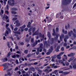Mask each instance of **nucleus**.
<instances>
[{
  "mask_svg": "<svg viewBox=\"0 0 76 76\" xmlns=\"http://www.w3.org/2000/svg\"><path fill=\"white\" fill-rule=\"evenodd\" d=\"M52 35L53 36H56V37L54 38H52L51 39V34L50 32H48V36L49 38V39L50 41V44L51 45H53L54 43V40L55 42H57L58 40V35H56V32H53L52 33Z\"/></svg>",
  "mask_w": 76,
  "mask_h": 76,
  "instance_id": "1",
  "label": "nucleus"
},
{
  "mask_svg": "<svg viewBox=\"0 0 76 76\" xmlns=\"http://www.w3.org/2000/svg\"><path fill=\"white\" fill-rule=\"evenodd\" d=\"M76 47L75 46L73 47L72 48L69 49V50H72V49H73V50H75V49H76Z\"/></svg>",
  "mask_w": 76,
  "mask_h": 76,
  "instance_id": "29",
  "label": "nucleus"
},
{
  "mask_svg": "<svg viewBox=\"0 0 76 76\" xmlns=\"http://www.w3.org/2000/svg\"><path fill=\"white\" fill-rule=\"evenodd\" d=\"M49 69H45V72H49Z\"/></svg>",
  "mask_w": 76,
  "mask_h": 76,
  "instance_id": "43",
  "label": "nucleus"
},
{
  "mask_svg": "<svg viewBox=\"0 0 76 76\" xmlns=\"http://www.w3.org/2000/svg\"><path fill=\"white\" fill-rule=\"evenodd\" d=\"M6 15H4L2 18L3 20H5V19H6Z\"/></svg>",
  "mask_w": 76,
  "mask_h": 76,
  "instance_id": "33",
  "label": "nucleus"
},
{
  "mask_svg": "<svg viewBox=\"0 0 76 76\" xmlns=\"http://www.w3.org/2000/svg\"><path fill=\"white\" fill-rule=\"evenodd\" d=\"M59 73H63V71H59Z\"/></svg>",
  "mask_w": 76,
  "mask_h": 76,
  "instance_id": "62",
  "label": "nucleus"
},
{
  "mask_svg": "<svg viewBox=\"0 0 76 76\" xmlns=\"http://www.w3.org/2000/svg\"><path fill=\"white\" fill-rule=\"evenodd\" d=\"M64 52H61L58 55V56H61V54H64Z\"/></svg>",
  "mask_w": 76,
  "mask_h": 76,
  "instance_id": "27",
  "label": "nucleus"
},
{
  "mask_svg": "<svg viewBox=\"0 0 76 76\" xmlns=\"http://www.w3.org/2000/svg\"><path fill=\"white\" fill-rule=\"evenodd\" d=\"M7 34L8 35V34H9V32L8 31H6L5 33L4 34L5 36H7Z\"/></svg>",
  "mask_w": 76,
  "mask_h": 76,
  "instance_id": "26",
  "label": "nucleus"
},
{
  "mask_svg": "<svg viewBox=\"0 0 76 76\" xmlns=\"http://www.w3.org/2000/svg\"><path fill=\"white\" fill-rule=\"evenodd\" d=\"M59 62H61V64H63V66H65V64L64 63V62H63V61L61 62V61L60 60L59 61Z\"/></svg>",
  "mask_w": 76,
  "mask_h": 76,
  "instance_id": "25",
  "label": "nucleus"
},
{
  "mask_svg": "<svg viewBox=\"0 0 76 76\" xmlns=\"http://www.w3.org/2000/svg\"><path fill=\"white\" fill-rule=\"evenodd\" d=\"M38 71L39 72V74L40 75L41 74V73H42V71L41 70H39Z\"/></svg>",
  "mask_w": 76,
  "mask_h": 76,
  "instance_id": "38",
  "label": "nucleus"
},
{
  "mask_svg": "<svg viewBox=\"0 0 76 76\" xmlns=\"http://www.w3.org/2000/svg\"><path fill=\"white\" fill-rule=\"evenodd\" d=\"M61 56H58V55L57 56V57L58 58V59H61V57H60Z\"/></svg>",
  "mask_w": 76,
  "mask_h": 76,
  "instance_id": "44",
  "label": "nucleus"
},
{
  "mask_svg": "<svg viewBox=\"0 0 76 76\" xmlns=\"http://www.w3.org/2000/svg\"><path fill=\"white\" fill-rule=\"evenodd\" d=\"M72 0H64L62 2V4L64 6H66L72 2Z\"/></svg>",
  "mask_w": 76,
  "mask_h": 76,
  "instance_id": "3",
  "label": "nucleus"
},
{
  "mask_svg": "<svg viewBox=\"0 0 76 76\" xmlns=\"http://www.w3.org/2000/svg\"><path fill=\"white\" fill-rule=\"evenodd\" d=\"M27 28H31V23L29 22L28 23V24L27 26Z\"/></svg>",
  "mask_w": 76,
  "mask_h": 76,
  "instance_id": "15",
  "label": "nucleus"
},
{
  "mask_svg": "<svg viewBox=\"0 0 76 76\" xmlns=\"http://www.w3.org/2000/svg\"><path fill=\"white\" fill-rule=\"evenodd\" d=\"M31 43H34V39L33 38H32L31 39Z\"/></svg>",
  "mask_w": 76,
  "mask_h": 76,
  "instance_id": "36",
  "label": "nucleus"
},
{
  "mask_svg": "<svg viewBox=\"0 0 76 76\" xmlns=\"http://www.w3.org/2000/svg\"><path fill=\"white\" fill-rule=\"evenodd\" d=\"M64 35L63 34H61V36L60 37V41H63V38H64Z\"/></svg>",
  "mask_w": 76,
  "mask_h": 76,
  "instance_id": "12",
  "label": "nucleus"
},
{
  "mask_svg": "<svg viewBox=\"0 0 76 76\" xmlns=\"http://www.w3.org/2000/svg\"><path fill=\"white\" fill-rule=\"evenodd\" d=\"M12 58H16V56L15 55H13L12 56Z\"/></svg>",
  "mask_w": 76,
  "mask_h": 76,
  "instance_id": "49",
  "label": "nucleus"
},
{
  "mask_svg": "<svg viewBox=\"0 0 76 76\" xmlns=\"http://www.w3.org/2000/svg\"><path fill=\"white\" fill-rule=\"evenodd\" d=\"M14 33H15V34H18V35H20V32L18 31L14 32Z\"/></svg>",
  "mask_w": 76,
  "mask_h": 76,
  "instance_id": "21",
  "label": "nucleus"
},
{
  "mask_svg": "<svg viewBox=\"0 0 76 76\" xmlns=\"http://www.w3.org/2000/svg\"><path fill=\"white\" fill-rule=\"evenodd\" d=\"M64 18V17L62 15H61L60 17V18H61V19H63Z\"/></svg>",
  "mask_w": 76,
  "mask_h": 76,
  "instance_id": "63",
  "label": "nucleus"
},
{
  "mask_svg": "<svg viewBox=\"0 0 76 76\" xmlns=\"http://www.w3.org/2000/svg\"><path fill=\"white\" fill-rule=\"evenodd\" d=\"M64 57H65V60H67V56H66V55H64Z\"/></svg>",
  "mask_w": 76,
  "mask_h": 76,
  "instance_id": "42",
  "label": "nucleus"
},
{
  "mask_svg": "<svg viewBox=\"0 0 76 76\" xmlns=\"http://www.w3.org/2000/svg\"><path fill=\"white\" fill-rule=\"evenodd\" d=\"M15 23L17 24V23H19V20H17L16 21H15Z\"/></svg>",
  "mask_w": 76,
  "mask_h": 76,
  "instance_id": "58",
  "label": "nucleus"
},
{
  "mask_svg": "<svg viewBox=\"0 0 76 76\" xmlns=\"http://www.w3.org/2000/svg\"><path fill=\"white\" fill-rule=\"evenodd\" d=\"M69 72H64V75H67L69 74Z\"/></svg>",
  "mask_w": 76,
  "mask_h": 76,
  "instance_id": "45",
  "label": "nucleus"
},
{
  "mask_svg": "<svg viewBox=\"0 0 76 76\" xmlns=\"http://www.w3.org/2000/svg\"><path fill=\"white\" fill-rule=\"evenodd\" d=\"M11 1L12 3H11L9 0L8 1V4H9L10 6H13L15 4V0H11Z\"/></svg>",
  "mask_w": 76,
  "mask_h": 76,
  "instance_id": "5",
  "label": "nucleus"
},
{
  "mask_svg": "<svg viewBox=\"0 0 76 76\" xmlns=\"http://www.w3.org/2000/svg\"><path fill=\"white\" fill-rule=\"evenodd\" d=\"M19 48V47H18V46H15V49H16V50H18V49Z\"/></svg>",
  "mask_w": 76,
  "mask_h": 76,
  "instance_id": "60",
  "label": "nucleus"
},
{
  "mask_svg": "<svg viewBox=\"0 0 76 76\" xmlns=\"http://www.w3.org/2000/svg\"><path fill=\"white\" fill-rule=\"evenodd\" d=\"M49 42L48 41V42L47 41H45L44 42V45H45L46 47H48L49 46H50V44H48V43H49Z\"/></svg>",
  "mask_w": 76,
  "mask_h": 76,
  "instance_id": "9",
  "label": "nucleus"
},
{
  "mask_svg": "<svg viewBox=\"0 0 76 76\" xmlns=\"http://www.w3.org/2000/svg\"><path fill=\"white\" fill-rule=\"evenodd\" d=\"M69 37L68 35H66L65 36V37L64 39V41L65 42L64 44V47H66V46H67V44L66 43V42H67V39L69 38Z\"/></svg>",
  "mask_w": 76,
  "mask_h": 76,
  "instance_id": "4",
  "label": "nucleus"
},
{
  "mask_svg": "<svg viewBox=\"0 0 76 76\" xmlns=\"http://www.w3.org/2000/svg\"><path fill=\"white\" fill-rule=\"evenodd\" d=\"M11 12L12 14H14L15 15L17 13V12H16L13 11H12Z\"/></svg>",
  "mask_w": 76,
  "mask_h": 76,
  "instance_id": "32",
  "label": "nucleus"
},
{
  "mask_svg": "<svg viewBox=\"0 0 76 76\" xmlns=\"http://www.w3.org/2000/svg\"><path fill=\"white\" fill-rule=\"evenodd\" d=\"M20 44L21 45H24V43L23 42H21L20 43Z\"/></svg>",
  "mask_w": 76,
  "mask_h": 76,
  "instance_id": "57",
  "label": "nucleus"
},
{
  "mask_svg": "<svg viewBox=\"0 0 76 76\" xmlns=\"http://www.w3.org/2000/svg\"><path fill=\"white\" fill-rule=\"evenodd\" d=\"M28 30V28H26L24 29V31H27Z\"/></svg>",
  "mask_w": 76,
  "mask_h": 76,
  "instance_id": "56",
  "label": "nucleus"
},
{
  "mask_svg": "<svg viewBox=\"0 0 76 76\" xmlns=\"http://www.w3.org/2000/svg\"><path fill=\"white\" fill-rule=\"evenodd\" d=\"M53 46H51L50 47V49H49L48 50V52H47L46 53L47 55H50L51 54V53H52V51H53Z\"/></svg>",
  "mask_w": 76,
  "mask_h": 76,
  "instance_id": "6",
  "label": "nucleus"
},
{
  "mask_svg": "<svg viewBox=\"0 0 76 76\" xmlns=\"http://www.w3.org/2000/svg\"><path fill=\"white\" fill-rule=\"evenodd\" d=\"M14 31H18V28L17 27L15 28L14 29Z\"/></svg>",
  "mask_w": 76,
  "mask_h": 76,
  "instance_id": "48",
  "label": "nucleus"
},
{
  "mask_svg": "<svg viewBox=\"0 0 76 76\" xmlns=\"http://www.w3.org/2000/svg\"><path fill=\"white\" fill-rule=\"evenodd\" d=\"M73 68L75 69H76V65H74L73 66Z\"/></svg>",
  "mask_w": 76,
  "mask_h": 76,
  "instance_id": "51",
  "label": "nucleus"
},
{
  "mask_svg": "<svg viewBox=\"0 0 76 76\" xmlns=\"http://www.w3.org/2000/svg\"><path fill=\"white\" fill-rule=\"evenodd\" d=\"M33 64H34L31 63L30 64H27V66L28 67H29L30 66H31V65H33Z\"/></svg>",
  "mask_w": 76,
  "mask_h": 76,
  "instance_id": "31",
  "label": "nucleus"
},
{
  "mask_svg": "<svg viewBox=\"0 0 76 76\" xmlns=\"http://www.w3.org/2000/svg\"><path fill=\"white\" fill-rule=\"evenodd\" d=\"M24 53L26 54H28V50H25L24 52Z\"/></svg>",
  "mask_w": 76,
  "mask_h": 76,
  "instance_id": "28",
  "label": "nucleus"
},
{
  "mask_svg": "<svg viewBox=\"0 0 76 76\" xmlns=\"http://www.w3.org/2000/svg\"><path fill=\"white\" fill-rule=\"evenodd\" d=\"M9 26V24H6V28H8V27Z\"/></svg>",
  "mask_w": 76,
  "mask_h": 76,
  "instance_id": "50",
  "label": "nucleus"
},
{
  "mask_svg": "<svg viewBox=\"0 0 76 76\" xmlns=\"http://www.w3.org/2000/svg\"><path fill=\"white\" fill-rule=\"evenodd\" d=\"M56 31L57 32H58V28H56Z\"/></svg>",
  "mask_w": 76,
  "mask_h": 76,
  "instance_id": "52",
  "label": "nucleus"
},
{
  "mask_svg": "<svg viewBox=\"0 0 76 76\" xmlns=\"http://www.w3.org/2000/svg\"><path fill=\"white\" fill-rule=\"evenodd\" d=\"M31 58H29L28 59V60L30 62L32 61H34V60H36V59H32L31 60Z\"/></svg>",
  "mask_w": 76,
  "mask_h": 76,
  "instance_id": "22",
  "label": "nucleus"
},
{
  "mask_svg": "<svg viewBox=\"0 0 76 76\" xmlns=\"http://www.w3.org/2000/svg\"><path fill=\"white\" fill-rule=\"evenodd\" d=\"M11 56V53H10V52H9L8 53V54L7 57H10Z\"/></svg>",
  "mask_w": 76,
  "mask_h": 76,
  "instance_id": "24",
  "label": "nucleus"
},
{
  "mask_svg": "<svg viewBox=\"0 0 76 76\" xmlns=\"http://www.w3.org/2000/svg\"><path fill=\"white\" fill-rule=\"evenodd\" d=\"M35 30H36V28L35 27L30 28L28 29V32H31V31L33 33H34V32H35Z\"/></svg>",
  "mask_w": 76,
  "mask_h": 76,
  "instance_id": "8",
  "label": "nucleus"
},
{
  "mask_svg": "<svg viewBox=\"0 0 76 76\" xmlns=\"http://www.w3.org/2000/svg\"><path fill=\"white\" fill-rule=\"evenodd\" d=\"M18 19V18H13L12 19V20H17Z\"/></svg>",
  "mask_w": 76,
  "mask_h": 76,
  "instance_id": "41",
  "label": "nucleus"
},
{
  "mask_svg": "<svg viewBox=\"0 0 76 76\" xmlns=\"http://www.w3.org/2000/svg\"><path fill=\"white\" fill-rule=\"evenodd\" d=\"M60 45L58 46L56 49V51H57V52L59 51V49H60Z\"/></svg>",
  "mask_w": 76,
  "mask_h": 76,
  "instance_id": "17",
  "label": "nucleus"
},
{
  "mask_svg": "<svg viewBox=\"0 0 76 76\" xmlns=\"http://www.w3.org/2000/svg\"><path fill=\"white\" fill-rule=\"evenodd\" d=\"M19 69V68L18 67H16L15 69V71H16L17 70H18Z\"/></svg>",
  "mask_w": 76,
  "mask_h": 76,
  "instance_id": "54",
  "label": "nucleus"
},
{
  "mask_svg": "<svg viewBox=\"0 0 76 76\" xmlns=\"http://www.w3.org/2000/svg\"><path fill=\"white\" fill-rule=\"evenodd\" d=\"M7 31H9V32H10V28H9L8 27H7Z\"/></svg>",
  "mask_w": 76,
  "mask_h": 76,
  "instance_id": "46",
  "label": "nucleus"
},
{
  "mask_svg": "<svg viewBox=\"0 0 76 76\" xmlns=\"http://www.w3.org/2000/svg\"><path fill=\"white\" fill-rule=\"evenodd\" d=\"M16 26H20V23H18L16 24Z\"/></svg>",
  "mask_w": 76,
  "mask_h": 76,
  "instance_id": "30",
  "label": "nucleus"
},
{
  "mask_svg": "<svg viewBox=\"0 0 76 76\" xmlns=\"http://www.w3.org/2000/svg\"><path fill=\"white\" fill-rule=\"evenodd\" d=\"M7 75H9V76H11V74H10V72H8L7 73Z\"/></svg>",
  "mask_w": 76,
  "mask_h": 76,
  "instance_id": "55",
  "label": "nucleus"
},
{
  "mask_svg": "<svg viewBox=\"0 0 76 76\" xmlns=\"http://www.w3.org/2000/svg\"><path fill=\"white\" fill-rule=\"evenodd\" d=\"M75 59V57H72L69 59V60L68 61L69 62H70L71 61H73Z\"/></svg>",
  "mask_w": 76,
  "mask_h": 76,
  "instance_id": "19",
  "label": "nucleus"
},
{
  "mask_svg": "<svg viewBox=\"0 0 76 76\" xmlns=\"http://www.w3.org/2000/svg\"><path fill=\"white\" fill-rule=\"evenodd\" d=\"M39 33V29L37 30L33 34V36L34 35H38V34Z\"/></svg>",
  "mask_w": 76,
  "mask_h": 76,
  "instance_id": "13",
  "label": "nucleus"
},
{
  "mask_svg": "<svg viewBox=\"0 0 76 76\" xmlns=\"http://www.w3.org/2000/svg\"><path fill=\"white\" fill-rule=\"evenodd\" d=\"M43 45V44H42L40 46L39 48H37V52L36 53L37 55H38L39 53V52H42V46Z\"/></svg>",
  "mask_w": 76,
  "mask_h": 76,
  "instance_id": "2",
  "label": "nucleus"
},
{
  "mask_svg": "<svg viewBox=\"0 0 76 76\" xmlns=\"http://www.w3.org/2000/svg\"><path fill=\"white\" fill-rule=\"evenodd\" d=\"M68 57H73V56H74V53H71L70 54H68Z\"/></svg>",
  "mask_w": 76,
  "mask_h": 76,
  "instance_id": "18",
  "label": "nucleus"
},
{
  "mask_svg": "<svg viewBox=\"0 0 76 76\" xmlns=\"http://www.w3.org/2000/svg\"><path fill=\"white\" fill-rule=\"evenodd\" d=\"M2 66L4 67V70H6V69H7V68L8 67L7 66V63H6L3 64Z\"/></svg>",
  "mask_w": 76,
  "mask_h": 76,
  "instance_id": "11",
  "label": "nucleus"
},
{
  "mask_svg": "<svg viewBox=\"0 0 76 76\" xmlns=\"http://www.w3.org/2000/svg\"><path fill=\"white\" fill-rule=\"evenodd\" d=\"M38 35L41 38H44V35H42L41 34V33H38Z\"/></svg>",
  "mask_w": 76,
  "mask_h": 76,
  "instance_id": "16",
  "label": "nucleus"
},
{
  "mask_svg": "<svg viewBox=\"0 0 76 76\" xmlns=\"http://www.w3.org/2000/svg\"><path fill=\"white\" fill-rule=\"evenodd\" d=\"M73 34V37H75L76 38V34H75L74 33H73V32L72 31H70L68 32V35L69 36V37H71L72 36V34Z\"/></svg>",
  "mask_w": 76,
  "mask_h": 76,
  "instance_id": "7",
  "label": "nucleus"
},
{
  "mask_svg": "<svg viewBox=\"0 0 76 76\" xmlns=\"http://www.w3.org/2000/svg\"><path fill=\"white\" fill-rule=\"evenodd\" d=\"M7 45L9 48H10V42H7Z\"/></svg>",
  "mask_w": 76,
  "mask_h": 76,
  "instance_id": "23",
  "label": "nucleus"
},
{
  "mask_svg": "<svg viewBox=\"0 0 76 76\" xmlns=\"http://www.w3.org/2000/svg\"><path fill=\"white\" fill-rule=\"evenodd\" d=\"M37 44L38 42L37 41H36L35 42H34L32 44V47H35V46L36 45H37Z\"/></svg>",
  "mask_w": 76,
  "mask_h": 76,
  "instance_id": "14",
  "label": "nucleus"
},
{
  "mask_svg": "<svg viewBox=\"0 0 76 76\" xmlns=\"http://www.w3.org/2000/svg\"><path fill=\"white\" fill-rule=\"evenodd\" d=\"M56 58V56H52V59H55Z\"/></svg>",
  "mask_w": 76,
  "mask_h": 76,
  "instance_id": "61",
  "label": "nucleus"
},
{
  "mask_svg": "<svg viewBox=\"0 0 76 76\" xmlns=\"http://www.w3.org/2000/svg\"><path fill=\"white\" fill-rule=\"evenodd\" d=\"M65 64L66 66H69V63L68 62L66 63Z\"/></svg>",
  "mask_w": 76,
  "mask_h": 76,
  "instance_id": "59",
  "label": "nucleus"
},
{
  "mask_svg": "<svg viewBox=\"0 0 76 76\" xmlns=\"http://www.w3.org/2000/svg\"><path fill=\"white\" fill-rule=\"evenodd\" d=\"M10 26L12 30H13V25H12V24L10 25Z\"/></svg>",
  "mask_w": 76,
  "mask_h": 76,
  "instance_id": "39",
  "label": "nucleus"
},
{
  "mask_svg": "<svg viewBox=\"0 0 76 76\" xmlns=\"http://www.w3.org/2000/svg\"><path fill=\"white\" fill-rule=\"evenodd\" d=\"M7 58H5L3 59V62H6V61H7Z\"/></svg>",
  "mask_w": 76,
  "mask_h": 76,
  "instance_id": "20",
  "label": "nucleus"
},
{
  "mask_svg": "<svg viewBox=\"0 0 76 76\" xmlns=\"http://www.w3.org/2000/svg\"><path fill=\"white\" fill-rule=\"evenodd\" d=\"M5 12L7 14H9V12L8 11H6Z\"/></svg>",
  "mask_w": 76,
  "mask_h": 76,
  "instance_id": "64",
  "label": "nucleus"
},
{
  "mask_svg": "<svg viewBox=\"0 0 76 76\" xmlns=\"http://www.w3.org/2000/svg\"><path fill=\"white\" fill-rule=\"evenodd\" d=\"M12 10H17V9L16 8H12Z\"/></svg>",
  "mask_w": 76,
  "mask_h": 76,
  "instance_id": "37",
  "label": "nucleus"
},
{
  "mask_svg": "<svg viewBox=\"0 0 76 76\" xmlns=\"http://www.w3.org/2000/svg\"><path fill=\"white\" fill-rule=\"evenodd\" d=\"M3 13H4V11L2 10H1V12H0V15H2V14H3Z\"/></svg>",
  "mask_w": 76,
  "mask_h": 76,
  "instance_id": "35",
  "label": "nucleus"
},
{
  "mask_svg": "<svg viewBox=\"0 0 76 76\" xmlns=\"http://www.w3.org/2000/svg\"><path fill=\"white\" fill-rule=\"evenodd\" d=\"M25 41L26 42H28L29 41V39H26L25 40Z\"/></svg>",
  "mask_w": 76,
  "mask_h": 76,
  "instance_id": "53",
  "label": "nucleus"
},
{
  "mask_svg": "<svg viewBox=\"0 0 76 76\" xmlns=\"http://www.w3.org/2000/svg\"><path fill=\"white\" fill-rule=\"evenodd\" d=\"M6 9H7V10H9V6H8L7 5Z\"/></svg>",
  "mask_w": 76,
  "mask_h": 76,
  "instance_id": "47",
  "label": "nucleus"
},
{
  "mask_svg": "<svg viewBox=\"0 0 76 76\" xmlns=\"http://www.w3.org/2000/svg\"><path fill=\"white\" fill-rule=\"evenodd\" d=\"M31 55H32V54H28L27 55V57H28V58L29 57H31Z\"/></svg>",
  "mask_w": 76,
  "mask_h": 76,
  "instance_id": "34",
  "label": "nucleus"
},
{
  "mask_svg": "<svg viewBox=\"0 0 76 76\" xmlns=\"http://www.w3.org/2000/svg\"><path fill=\"white\" fill-rule=\"evenodd\" d=\"M62 51H63L64 50V48L63 47H62L61 48V49Z\"/></svg>",
  "mask_w": 76,
  "mask_h": 76,
  "instance_id": "40",
  "label": "nucleus"
},
{
  "mask_svg": "<svg viewBox=\"0 0 76 76\" xmlns=\"http://www.w3.org/2000/svg\"><path fill=\"white\" fill-rule=\"evenodd\" d=\"M26 27V25H24L23 26H22L20 27V29H21V32H23V31H24V30H23V29L25 28Z\"/></svg>",
  "mask_w": 76,
  "mask_h": 76,
  "instance_id": "10",
  "label": "nucleus"
}]
</instances>
